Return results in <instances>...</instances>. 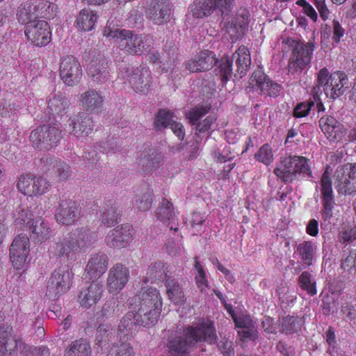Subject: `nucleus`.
I'll return each instance as SVG.
<instances>
[{
  "label": "nucleus",
  "instance_id": "nucleus-2",
  "mask_svg": "<svg viewBox=\"0 0 356 356\" xmlns=\"http://www.w3.org/2000/svg\"><path fill=\"white\" fill-rule=\"evenodd\" d=\"M103 35L115 38L119 48L129 54L140 55L150 47V41L147 36L134 34L129 30L121 29L113 23V21L107 22Z\"/></svg>",
  "mask_w": 356,
  "mask_h": 356
},
{
  "label": "nucleus",
  "instance_id": "nucleus-15",
  "mask_svg": "<svg viewBox=\"0 0 356 356\" xmlns=\"http://www.w3.org/2000/svg\"><path fill=\"white\" fill-rule=\"evenodd\" d=\"M24 347V343L13 334L12 327H0V356H17Z\"/></svg>",
  "mask_w": 356,
  "mask_h": 356
},
{
  "label": "nucleus",
  "instance_id": "nucleus-39",
  "mask_svg": "<svg viewBox=\"0 0 356 356\" xmlns=\"http://www.w3.org/2000/svg\"><path fill=\"white\" fill-rule=\"evenodd\" d=\"M164 283L168 296L173 302L182 305L186 302L184 293L177 280L171 279L170 276Z\"/></svg>",
  "mask_w": 356,
  "mask_h": 356
},
{
  "label": "nucleus",
  "instance_id": "nucleus-55",
  "mask_svg": "<svg viewBox=\"0 0 356 356\" xmlns=\"http://www.w3.org/2000/svg\"><path fill=\"white\" fill-rule=\"evenodd\" d=\"M17 106L15 103L2 99L0 100V115L3 118H12L16 114Z\"/></svg>",
  "mask_w": 356,
  "mask_h": 356
},
{
  "label": "nucleus",
  "instance_id": "nucleus-48",
  "mask_svg": "<svg viewBox=\"0 0 356 356\" xmlns=\"http://www.w3.org/2000/svg\"><path fill=\"white\" fill-rule=\"evenodd\" d=\"M194 259L195 261L194 267L197 271V274L195 277V283L200 292L204 293L209 286V282L206 277V273L198 261V257H194Z\"/></svg>",
  "mask_w": 356,
  "mask_h": 356
},
{
  "label": "nucleus",
  "instance_id": "nucleus-60",
  "mask_svg": "<svg viewBox=\"0 0 356 356\" xmlns=\"http://www.w3.org/2000/svg\"><path fill=\"white\" fill-rule=\"evenodd\" d=\"M107 356H134L133 349L129 344L122 343L107 355Z\"/></svg>",
  "mask_w": 356,
  "mask_h": 356
},
{
  "label": "nucleus",
  "instance_id": "nucleus-16",
  "mask_svg": "<svg viewBox=\"0 0 356 356\" xmlns=\"http://www.w3.org/2000/svg\"><path fill=\"white\" fill-rule=\"evenodd\" d=\"M17 186L24 195L33 196L46 193L49 190V184L42 177L25 175L19 177Z\"/></svg>",
  "mask_w": 356,
  "mask_h": 356
},
{
  "label": "nucleus",
  "instance_id": "nucleus-7",
  "mask_svg": "<svg viewBox=\"0 0 356 356\" xmlns=\"http://www.w3.org/2000/svg\"><path fill=\"white\" fill-rule=\"evenodd\" d=\"M72 273L67 266L56 269L47 282L46 296L54 300L66 293L70 288Z\"/></svg>",
  "mask_w": 356,
  "mask_h": 356
},
{
  "label": "nucleus",
  "instance_id": "nucleus-61",
  "mask_svg": "<svg viewBox=\"0 0 356 356\" xmlns=\"http://www.w3.org/2000/svg\"><path fill=\"white\" fill-rule=\"evenodd\" d=\"M218 348L224 356H234L232 342L227 339H223L218 343Z\"/></svg>",
  "mask_w": 356,
  "mask_h": 356
},
{
  "label": "nucleus",
  "instance_id": "nucleus-28",
  "mask_svg": "<svg viewBox=\"0 0 356 356\" xmlns=\"http://www.w3.org/2000/svg\"><path fill=\"white\" fill-rule=\"evenodd\" d=\"M170 276L168 266L164 262L158 261L149 266L144 282L159 281L164 283Z\"/></svg>",
  "mask_w": 356,
  "mask_h": 356
},
{
  "label": "nucleus",
  "instance_id": "nucleus-21",
  "mask_svg": "<svg viewBox=\"0 0 356 356\" xmlns=\"http://www.w3.org/2000/svg\"><path fill=\"white\" fill-rule=\"evenodd\" d=\"M129 277V269L122 264H116L109 270L107 280L108 291L116 293L122 290L127 283Z\"/></svg>",
  "mask_w": 356,
  "mask_h": 356
},
{
  "label": "nucleus",
  "instance_id": "nucleus-37",
  "mask_svg": "<svg viewBox=\"0 0 356 356\" xmlns=\"http://www.w3.org/2000/svg\"><path fill=\"white\" fill-rule=\"evenodd\" d=\"M316 246L312 241H303L297 245L296 252L299 255L303 264L310 266L316 256Z\"/></svg>",
  "mask_w": 356,
  "mask_h": 356
},
{
  "label": "nucleus",
  "instance_id": "nucleus-57",
  "mask_svg": "<svg viewBox=\"0 0 356 356\" xmlns=\"http://www.w3.org/2000/svg\"><path fill=\"white\" fill-rule=\"evenodd\" d=\"M177 47L171 43L170 44L169 49L167 48V46L165 47V52L168 55L170 58V63H168L167 66L163 65L161 67V71L163 72H168L173 70L175 66V60L177 58Z\"/></svg>",
  "mask_w": 356,
  "mask_h": 356
},
{
  "label": "nucleus",
  "instance_id": "nucleus-18",
  "mask_svg": "<svg viewBox=\"0 0 356 356\" xmlns=\"http://www.w3.org/2000/svg\"><path fill=\"white\" fill-rule=\"evenodd\" d=\"M82 76L79 63L73 56H67L61 60L60 64V76L64 83L68 86L77 84Z\"/></svg>",
  "mask_w": 356,
  "mask_h": 356
},
{
  "label": "nucleus",
  "instance_id": "nucleus-3",
  "mask_svg": "<svg viewBox=\"0 0 356 356\" xmlns=\"http://www.w3.org/2000/svg\"><path fill=\"white\" fill-rule=\"evenodd\" d=\"M309 159L300 156H289L281 159L274 170L275 175L285 183H291L300 177H312Z\"/></svg>",
  "mask_w": 356,
  "mask_h": 356
},
{
  "label": "nucleus",
  "instance_id": "nucleus-41",
  "mask_svg": "<svg viewBox=\"0 0 356 356\" xmlns=\"http://www.w3.org/2000/svg\"><path fill=\"white\" fill-rule=\"evenodd\" d=\"M304 324V319L299 316H286L281 320V331L286 334L297 333Z\"/></svg>",
  "mask_w": 356,
  "mask_h": 356
},
{
  "label": "nucleus",
  "instance_id": "nucleus-30",
  "mask_svg": "<svg viewBox=\"0 0 356 356\" xmlns=\"http://www.w3.org/2000/svg\"><path fill=\"white\" fill-rule=\"evenodd\" d=\"M231 59L232 61L235 60L236 72L242 77L249 70L251 64L249 50L245 47H241L233 54Z\"/></svg>",
  "mask_w": 356,
  "mask_h": 356
},
{
  "label": "nucleus",
  "instance_id": "nucleus-23",
  "mask_svg": "<svg viewBox=\"0 0 356 356\" xmlns=\"http://www.w3.org/2000/svg\"><path fill=\"white\" fill-rule=\"evenodd\" d=\"M173 118L172 113L165 109H161L156 115L154 125L159 130L170 127L173 133L182 140L184 136V127L180 122H176Z\"/></svg>",
  "mask_w": 356,
  "mask_h": 356
},
{
  "label": "nucleus",
  "instance_id": "nucleus-62",
  "mask_svg": "<svg viewBox=\"0 0 356 356\" xmlns=\"http://www.w3.org/2000/svg\"><path fill=\"white\" fill-rule=\"evenodd\" d=\"M298 6H301L304 13L309 17L314 22H316L318 18L317 13L314 8L305 0H299L296 3Z\"/></svg>",
  "mask_w": 356,
  "mask_h": 356
},
{
  "label": "nucleus",
  "instance_id": "nucleus-11",
  "mask_svg": "<svg viewBox=\"0 0 356 356\" xmlns=\"http://www.w3.org/2000/svg\"><path fill=\"white\" fill-rule=\"evenodd\" d=\"M321 186L323 204L321 211L323 220L321 225H327L330 223V219L333 217V209L335 205L332 183L327 170H325L322 175Z\"/></svg>",
  "mask_w": 356,
  "mask_h": 356
},
{
  "label": "nucleus",
  "instance_id": "nucleus-4",
  "mask_svg": "<svg viewBox=\"0 0 356 356\" xmlns=\"http://www.w3.org/2000/svg\"><path fill=\"white\" fill-rule=\"evenodd\" d=\"M317 87L323 88L327 97L336 99L348 88V76L340 71L330 74L327 69L323 67L318 74Z\"/></svg>",
  "mask_w": 356,
  "mask_h": 356
},
{
  "label": "nucleus",
  "instance_id": "nucleus-42",
  "mask_svg": "<svg viewBox=\"0 0 356 356\" xmlns=\"http://www.w3.org/2000/svg\"><path fill=\"white\" fill-rule=\"evenodd\" d=\"M299 287L305 291L311 296L317 293L316 281L315 277L309 271H303L298 279Z\"/></svg>",
  "mask_w": 356,
  "mask_h": 356
},
{
  "label": "nucleus",
  "instance_id": "nucleus-40",
  "mask_svg": "<svg viewBox=\"0 0 356 356\" xmlns=\"http://www.w3.org/2000/svg\"><path fill=\"white\" fill-rule=\"evenodd\" d=\"M31 231V237L37 243H42L47 240L50 235V229L48 225L40 218L36 219L29 226Z\"/></svg>",
  "mask_w": 356,
  "mask_h": 356
},
{
  "label": "nucleus",
  "instance_id": "nucleus-6",
  "mask_svg": "<svg viewBox=\"0 0 356 356\" xmlns=\"http://www.w3.org/2000/svg\"><path fill=\"white\" fill-rule=\"evenodd\" d=\"M108 265L107 256L105 254L97 253L90 257V280L95 281L90 284V299L96 303L102 298L103 285L99 279L106 272Z\"/></svg>",
  "mask_w": 356,
  "mask_h": 356
},
{
  "label": "nucleus",
  "instance_id": "nucleus-44",
  "mask_svg": "<svg viewBox=\"0 0 356 356\" xmlns=\"http://www.w3.org/2000/svg\"><path fill=\"white\" fill-rule=\"evenodd\" d=\"M52 177L58 181L67 180L72 174V170L68 164L61 160H56L53 162Z\"/></svg>",
  "mask_w": 356,
  "mask_h": 356
},
{
  "label": "nucleus",
  "instance_id": "nucleus-36",
  "mask_svg": "<svg viewBox=\"0 0 356 356\" xmlns=\"http://www.w3.org/2000/svg\"><path fill=\"white\" fill-rule=\"evenodd\" d=\"M156 217L159 220L165 222L169 221V224L168 226L170 227L171 230H174L175 232L178 231L177 227H173L172 225H170L175 219V216L174 213V208L172 207V204L168 201L167 199L163 198L156 209Z\"/></svg>",
  "mask_w": 356,
  "mask_h": 356
},
{
  "label": "nucleus",
  "instance_id": "nucleus-34",
  "mask_svg": "<svg viewBox=\"0 0 356 356\" xmlns=\"http://www.w3.org/2000/svg\"><path fill=\"white\" fill-rule=\"evenodd\" d=\"M70 101L63 95H54L48 102V109L53 116H63L67 112Z\"/></svg>",
  "mask_w": 356,
  "mask_h": 356
},
{
  "label": "nucleus",
  "instance_id": "nucleus-13",
  "mask_svg": "<svg viewBox=\"0 0 356 356\" xmlns=\"http://www.w3.org/2000/svg\"><path fill=\"white\" fill-rule=\"evenodd\" d=\"M122 78L136 92L145 93L150 86V72L133 67H127L121 71Z\"/></svg>",
  "mask_w": 356,
  "mask_h": 356
},
{
  "label": "nucleus",
  "instance_id": "nucleus-14",
  "mask_svg": "<svg viewBox=\"0 0 356 356\" xmlns=\"http://www.w3.org/2000/svg\"><path fill=\"white\" fill-rule=\"evenodd\" d=\"M130 304L134 306L133 309L142 307V312L146 308L161 311L162 299L159 291L156 288L143 287L132 298Z\"/></svg>",
  "mask_w": 356,
  "mask_h": 356
},
{
  "label": "nucleus",
  "instance_id": "nucleus-1",
  "mask_svg": "<svg viewBox=\"0 0 356 356\" xmlns=\"http://www.w3.org/2000/svg\"><path fill=\"white\" fill-rule=\"evenodd\" d=\"M233 7L224 0H194L191 8L193 15L203 18L216 11L222 17V29L231 38L241 37L248 24L249 12L244 8L237 10L234 17L229 15Z\"/></svg>",
  "mask_w": 356,
  "mask_h": 356
},
{
  "label": "nucleus",
  "instance_id": "nucleus-58",
  "mask_svg": "<svg viewBox=\"0 0 356 356\" xmlns=\"http://www.w3.org/2000/svg\"><path fill=\"white\" fill-rule=\"evenodd\" d=\"M314 106V102L310 101L308 102H300L299 103L293 110V116L296 118H303L307 116L312 107Z\"/></svg>",
  "mask_w": 356,
  "mask_h": 356
},
{
  "label": "nucleus",
  "instance_id": "nucleus-10",
  "mask_svg": "<svg viewBox=\"0 0 356 356\" xmlns=\"http://www.w3.org/2000/svg\"><path fill=\"white\" fill-rule=\"evenodd\" d=\"M76 241H74L72 236L63 238L60 241L54 243L50 248V252L56 257H69L72 252L83 250L87 247L88 230L85 229L78 235Z\"/></svg>",
  "mask_w": 356,
  "mask_h": 356
},
{
  "label": "nucleus",
  "instance_id": "nucleus-63",
  "mask_svg": "<svg viewBox=\"0 0 356 356\" xmlns=\"http://www.w3.org/2000/svg\"><path fill=\"white\" fill-rule=\"evenodd\" d=\"M335 308V302L332 298L328 296L324 298L322 304V309L324 314L330 315L334 312Z\"/></svg>",
  "mask_w": 356,
  "mask_h": 356
},
{
  "label": "nucleus",
  "instance_id": "nucleus-9",
  "mask_svg": "<svg viewBox=\"0 0 356 356\" xmlns=\"http://www.w3.org/2000/svg\"><path fill=\"white\" fill-rule=\"evenodd\" d=\"M254 89L259 90L263 95L266 96L276 97L280 95L282 87L265 74L261 68L258 67L250 78L249 85L245 90L250 92Z\"/></svg>",
  "mask_w": 356,
  "mask_h": 356
},
{
  "label": "nucleus",
  "instance_id": "nucleus-17",
  "mask_svg": "<svg viewBox=\"0 0 356 356\" xmlns=\"http://www.w3.org/2000/svg\"><path fill=\"white\" fill-rule=\"evenodd\" d=\"M25 35L34 45L46 46L51 41V31L48 23L44 20L31 22L26 26Z\"/></svg>",
  "mask_w": 356,
  "mask_h": 356
},
{
  "label": "nucleus",
  "instance_id": "nucleus-47",
  "mask_svg": "<svg viewBox=\"0 0 356 356\" xmlns=\"http://www.w3.org/2000/svg\"><path fill=\"white\" fill-rule=\"evenodd\" d=\"M232 59L227 56L222 57L218 67V74L223 83H227L232 76Z\"/></svg>",
  "mask_w": 356,
  "mask_h": 356
},
{
  "label": "nucleus",
  "instance_id": "nucleus-8",
  "mask_svg": "<svg viewBox=\"0 0 356 356\" xmlns=\"http://www.w3.org/2000/svg\"><path fill=\"white\" fill-rule=\"evenodd\" d=\"M335 188L339 195L356 193V163L339 167L334 173Z\"/></svg>",
  "mask_w": 356,
  "mask_h": 356
},
{
  "label": "nucleus",
  "instance_id": "nucleus-54",
  "mask_svg": "<svg viewBox=\"0 0 356 356\" xmlns=\"http://www.w3.org/2000/svg\"><path fill=\"white\" fill-rule=\"evenodd\" d=\"M103 97L98 92H90V114H97L103 111Z\"/></svg>",
  "mask_w": 356,
  "mask_h": 356
},
{
  "label": "nucleus",
  "instance_id": "nucleus-46",
  "mask_svg": "<svg viewBox=\"0 0 356 356\" xmlns=\"http://www.w3.org/2000/svg\"><path fill=\"white\" fill-rule=\"evenodd\" d=\"M88 348L87 339H79L72 343L65 356H88Z\"/></svg>",
  "mask_w": 356,
  "mask_h": 356
},
{
  "label": "nucleus",
  "instance_id": "nucleus-33",
  "mask_svg": "<svg viewBox=\"0 0 356 356\" xmlns=\"http://www.w3.org/2000/svg\"><path fill=\"white\" fill-rule=\"evenodd\" d=\"M89 118L86 112L79 113L76 118L69 120V129L67 131L75 136L88 134Z\"/></svg>",
  "mask_w": 356,
  "mask_h": 356
},
{
  "label": "nucleus",
  "instance_id": "nucleus-35",
  "mask_svg": "<svg viewBox=\"0 0 356 356\" xmlns=\"http://www.w3.org/2000/svg\"><path fill=\"white\" fill-rule=\"evenodd\" d=\"M18 21L27 25L31 22H37L38 15L37 12V6L33 3H25L18 8L17 13Z\"/></svg>",
  "mask_w": 356,
  "mask_h": 356
},
{
  "label": "nucleus",
  "instance_id": "nucleus-24",
  "mask_svg": "<svg viewBox=\"0 0 356 356\" xmlns=\"http://www.w3.org/2000/svg\"><path fill=\"white\" fill-rule=\"evenodd\" d=\"M211 107L209 106H199L191 109L187 113V118L193 124H196L197 131L204 133L211 129V126L216 120L212 116H207L202 122L198 120L204 115L209 113Z\"/></svg>",
  "mask_w": 356,
  "mask_h": 356
},
{
  "label": "nucleus",
  "instance_id": "nucleus-25",
  "mask_svg": "<svg viewBox=\"0 0 356 356\" xmlns=\"http://www.w3.org/2000/svg\"><path fill=\"white\" fill-rule=\"evenodd\" d=\"M319 126L330 141L341 139L345 133L343 124L330 115L323 116L319 120Z\"/></svg>",
  "mask_w": 356,
  "mask_h": 356
},
{
  "label": "nucleus",
  "instance_id": "nucleus-59",
  "mask_svg": "<svg viewBox=\"0 0 356 356\" xmlns=\"http://www.w3.org/2000/svg\"><path fill=\"white\" fill-rule=\"evenodd\" d=\"M356 239V227L343 229L339 233V240L341 243H351Z\"/></svg>",
  "mask_w": 356,
  "mask_h": 356
},
{
  "label": "nucleus",
  "instance_id": "nucleus-52",
  "mask_svg": "<svg viewBox=\"0 0 356 356\" xmlns=\"http://www.w3.org/2000/svg\"><path fill=\"white\" fill-rule=\"evenodd\" d=\"M254 156L257 161L265 165H269L273 160L272 149L268 144L262 145Z\"/></svg>",
  "mask_w": 356,
  "mask_h": 356
},
{
  "label": "nucleus",
  "instance_id": "nucleus-22",
  "mask_svg": "<svg viewBox=\"0 0 356 356\" xmlns=\"http://www.w3.org/2000/svg\"><path fill=\"white\" fill-rule=\"evenodd\" d=\"M217 63L216 54L210 51H203L185 63L186 68L191 72L209 70Z\"/></svg>",
  "mask_w": 356,
  "mask_h": 356
},
{
  "label": "nucleus",
  "instance_id": "nucleus-5",
  "mask_svg": "<svg viewBox=\"0 0 356 356\" xmlns=\"http://www.w3.org/2000/svg\"><path fill=\"white\" fill-rule=\"evenodd\" d=\"M294 47L292 55L289 59L288 69L289 73L294 75L300 74L309 65L312 55L314 50V44L312 41L306 44L300 42L293 41Z\"/></svg>",
  "mask_w": 356,
  "mask_h": 356
},
{
  "label": "nucleus",
  "instance_id": "nucleus-20",
  "mask_svg": "<svg viewBox=\"0 0 356 356\" xmlns=\"http://www.w3.org/2000/svg\"><path fill=\"white\" fill-rule=\"evenodd\" d=\"M134 234V230L130 225H122L109 232L106 243L111 248H120L132 241Z\"/></svg>",
  "mask_w": 356,
  "mask_h": 356
},
{
  "label": "nucleus",
  "instance_id": "nucleus-53",
  "mask_svg": "<svg viewBox=\"0 0 356 356\" xmlns=\"http://www.w3.org/2000/svg\"><path fill=\"white\" fill-rule=\"evenodd\" d=\"M75 24L79 31L86 32L89 30V10L83 8L81 10Z\"/></svg>",
  "mask_w": 356,
  "mask_h": 356
},
{
  "label": "nucleus",
  "instance_id": "nucleus-32",
  "mask_svg": "<svg viewBox=\"0 0 356 356\" xmlns=\"http://www.w3.org/2000/svg\"><path fill=\"white\" fill-rule=\"evenodd\" d=\"M135 314L136 321L140 325L143 327H149L154 325L160 316L161 311L155 309L146 308L142 312V307H136L133 309Z\"/></svg>",
  "mask_w": 356,
  "mask_h": 356
},
{
  "label": "nucleus",
  "instance_id": "nucleus-51",
  "mask_svg": "<svg viewBox=\"0 0 356 356\" xmlns=\"http://www.w3.org/2000/svg\"><path fill=\"white\" fill-rule=\"evenodd\" d=\"M46 133L45 127L42 126L31 131L30 139L35 148L40 150H45L44 148H43V140H45L44 136Z\"/></svg>",
  "mask_w": 356,
  "mask_h": 356
},
{
  "label": "nucleus",
  "instance_id": "nucleus-50",
  "mask_svg": "<svg viewBox=\"0 0 356 356\" xmlns=\"http://www.w3.org/2000/svg\"><path fill=\"white\" fill-rule=\"evenodd\" d=\"M38 17L49 18L55 15V5L48 1H40L35 3Z\"/></svg>",
  "mask_w": 356,
  "mask_h": 356
},
{
  "label": "nucleus",
  "instance_id": "nucleus-29",
  "mask_svg": "<svg viewBox=\"0 0 356 356\" xmlns=\"http://www.w3.org/2000/svg\"><path fill=\"white\" fill-rule=\"evenodd\" d=\"M142 156L139 159V165H142L143 172L150 174L159 169L162 163L163 158L160 153L155 150Z\"/></svg>",
  "mask_w": 356,
  "mask_h": 356
},
{
  "label": "nucleus",
  "instance_id": "nucleus-19",
  "mask_svg": "<svg viewBox=\"0 0 356 356\" xmlns=\"http://www.w3.org/2000/svg\"><path fill=\"white\" fill-rule=\"evenodd\" d=\"M146 14L154 24L161 25L168 22L171 15L170 0H151Z\"/></svg>",
  "mask_w": 356,
  "mask_h": 356
},
{
  "label": "nucleus",
  "instance_id": "nucleus-43",
  "mask_svg": "<svg viewBox=\"0 0 356 356\" xmlns=\"http://www.w3.org/2000/svg\"><path fill=\"white\" fill-rule=\"evenodd\" d=\"M45 127L47 133L44 134L43 140V148L44 149H50L52 147L55 146L61 138V130L60 127L57 124L53 126L43 125Z\"/></svg>",
  "mask_w": 356,
  "mask_h": 356
},
{
  "label": "nucleus",
  "instance_id": "nucleus-38",
  "mask_svg": "<svg viewBox=\"0 0 356 356\" xmlns=\"http://www.w3.org/2000/svg\"><path fill=\"white\" fill-rule=\"evenodd\" d=\"M138 326H140L136 321L135 314L132 311L127 313L121 320L118 327V332L120 337L126 336H132L137 332Z\"/></svg>",
  "mask_w": 356,
  "mask_h": 356
},
{
  "label": "nucleus",
  "instance_id": "nucleus-12",
  "mask_svg": "<svg viewBox=\"0 0 356 356\" xmlns=\"http://www.w3.org/2000/svg\"><path fill=\"white\" fill-rule=\"evenodd\" d=\"M30 252V241L26 234H20L13 240L10 247V259L16 269L25 265Z\"/></svg>",
  "mask_w": 356,
  "mask_h": 356
},
{
  "label": "nucleus",
  "instance_id": "nucleus-64",
  "mask_svg": "<svg viewBox=\"0 0 356 356\" xmlns=\"http://www.w3.org/2000/svg\"><path fill=\"white\" fill-rule=\"evenodd\" d=\"M314 5L317 8L320 17L325 21L330 15V11L324 0H314Z\"/></svg>",
  "mask_w": 356,
  "mask_h": 356
},
{
  "label": "nucleus",
  "instance_id": "nucleus-26",
  "mask_svg": "<svg viewBox=\"0 0 356 356\" xmlns=\"http://www.w3.org/2000/svg\"><path fill=\"white\" fill-rule=\"evenodd\" d=\"M78 216L76 204L72 200L63 201L56 209V220L62 225H70L77 219Z\"/></svg>",
  "mask_w": 356,
  "mask_h": 356
},
{
  "label": "nucleus",
  "instance_id": "nucleus-27",
  "mask_svg": "<svg viewBox=\"0 0 356 356\" xmlns=\"http://www.w3.org/2000/svg\"><path fill=\"white\" fill-rule=\"evenodd\" d=\"M108 78V62L102 56L90 61V79L96 83H104Z\"/></svg>",
  "mask_w": 356,
  "mask_h": 356
},
{
  "label": "nucleus",
  "instance_id": "nucleus-56",
  "mask_svg": "<svg viewBox=\"0 0 356 356\" xmlns=\"http://www.w3.org/2000/svg\"><path fill=\"white\" fill-rule=\"evenodd\" d=\"M341 267L352 274H356V249L350 251L349 254L343 261Z\"/></svg>",
  "mask_w": 356,
  "mask_h": 356
},
{
  "label": "nucleus",
  "instance_id": "nucleus-45",
  "mask_svg": "<svg viewBox=\"0 0 356 356\" xmlns=\"http://www.w3.org/2000/svg\"><path fill=\"white\" fill-rule=\"evenodd\" d=\"M119 215L120 213L117 207L111 206L105 208L100 217L102 224L106 227L114 226L118 223Z\"/></svg>",
  "mask_w": 356,
  "mask_h": 356
},
{
  "label": "nucleus",
  "instance_id": "nucleus-31",
  "mask_svg": "<svg viewBox=\"0 0 356 356\" xmlns=\"http://www.w3.org/2000/svg\"><path fill=\"white\" fill-rule=\"evenodd\" d=\"M152 192L147 186H141L137 191L133 201V207L138 211H148L152 204Z\"/></svg>",
  "mask_w": 356,
  "mask_h": 356
},
{
  "label": "nucleus",
  "instance_id": "nucleus-49",
  "mask_svg": "<svg viewBox=\"0 0 356 356\" xmlns=\"http://www.w3.org/2000/svg\"><path fill=\"white\" fill-rule=\"evenodd\" d=\"M31 214L27 207L24 205H19L16 208L13 214V218L15 222L17 225H22L25 223L28 225L31 220Z\"/></svg>",
  "mask_w": 356,
  "mask_h": 356
}]
</instances>
